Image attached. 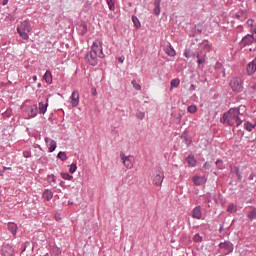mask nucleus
I'll return each instance as SVG.
<instances>
[{
    "instance_id": "obj_30",
    "label": "nucleus",
    "mask_w": 256,
    "mask_h": 256,
    "mask_svg": "<svg viewBox=\"0 0 256 256\" xmlns=\"http://www.w3.org/2000/svg\"><path fill=\"white\" fill-rule=\"evenodd\" d=\"M57 158L60 159V161H67V154L60 151L57 155Z\"/></svg>"
},
{
    "instance_id": "obj_45",
    "label": "nucleus",
    "mask_w": 256,
    "mask_h": 256,
    "mask_svg": "<svg viewBox=\"0 0 256 256\" xmlns=\"http://www.w3.org/2000/svg\"><path fill=\"white\" fill-rule=\"evenodd\" d=\"M236 177L238 181H241V179H243V176L241 175V171H239V169L236 170Z\"/></svg>"
},
{
    "instance_id": "obj_37",
    "label": "nucleus",
    "mask_w": 256,
    "mask_h": 256,
    "mask_svg": "<svg viewBox=\"0 0 256 256\" xmlns=\"http://www.w3.org/2000/svg\"><path fill=\"white\" fill-rule=\"evenodd\" d=\"M194 241L196 243H201V241H203V237L199 234H196V235H194Z\"/></svg>"
},
{
    "instance_id": "obj_27",
    "label": "nucleus",
    "mask_w": 256,
    "mask_h": 256,
    "mask_svg": "<svg viewBox=\"0 0 256 256\" xmlns=\"http://www.w3.org/2000/svg\"><path fill=\"white\" fill-rule=\"evenodd\" d=\"M132 21H133L134 27H136V29L141 28V22L139 21V18H137V16H132Z\"/></svg>"
},
{
    "instance_id": "obj_9",
    "label": "nucleus",
    "mask_w": 256,
    "mask_h": 256,
    "mask_svg": "<svg viewBox=\"0 0 256 256\" xmlns=\"http://www.w3.org/2000/svg\"><path fill=\"white\" fill-rule=\"evenodd\" d=\"M120 157L124 167H126L127 169H131L133 167V161L131 160V156H125L124 153H121Z\"/></svg>"
},
{
    "instance_id": "obj_21",
    "label": "nucleus",
    "mask_w": 256,
    "mask_h": 256,
    "mask_svg": "<svg viewBox=\"0 0 256 256\" xmlns=\"http://www.w3.org/2000/svg\"><path fill=\"white\" fill-rule=\"evenodd\" d=\"M43 199H46V201H51L53 199V191L46 189L43 192Z\"/></svg>"
},
{
    "instance_id": "obj_11",
    "label": "nucleus",
    "mask_w": 256,
    "mask_h": 256,
    "mask_svg": "<svg viewBox=\"0 0 256 256\" xmlns=\"http://www.w3.org/2000/svg\"><path fill=\"white\" fill-rule=\"evenodd\" d=\"M17 31H26L27 33H31V24L27 20H24L18 26Z\"/></svg>"
},
{
    "instance_id": "obj_36",
    "label": "nucleus",
    "mask_w": 256,
    "mask_h": 256,
    "mask_svg": "<svg viewBox=\"0 0 256 256\" xmlns=\"http://www.w3.org/2000/svg\"><path fill=\"white\" fill-rule=\"evenodd\" d=\"M77 171V163H72L69 168V173H75Z\"/></svg>"
},
{
    "instance_id": "obj_2",
    "label": "nucleus",
    "mask_w": 256,
    "mask_h": 256,
    "mask_svg": "<svg viewBox=\"0 0 256 256\" xmlns=\"http://www.w3.org/2000/svg\"><path fill=\"white\" fill-rule=\"evenodd\" d=\"M230 87L234 93H241L243 91V80L239 77H234L230 81Z\"/></svg>"
},
{
    "instance_id": "obj_60",
    "label": "nucleus",
    "mask_w": 256,
    "mask_h": 256,
    "mask_svg": "<svg viewBox=\"0 0 256 256\" xmlns=\"http://www.w3.org/2000/svg\"><path fill=\"white\" fill-rule=\"evenodd\" d=\"M33 81H37V76H33Z\"/></svg>"
},
{
    "instance_id": "obj_16",
    "label": "nucleus",
    "mask_w": 256,
    "mask_h": 256,
    "mask_svg": "<svg viewBox=\"0 0 256 256\" xmlns=\"http://www.w3.org/2000/svg\"><path fill=\"white\" fill-rule=\"evenodd\" d=\"M246 71L248 75H255L256 72V64L253 62V60L251 62L248 63L247 67H246Z\"/></svg>"
},
{
    "instance_id": "obj_13",
    "label": "nucleus",
    "mask_w": 256,
    "mask_h": 256,
    "mask_svg": "<svg viewBox=\"0 0 256 256\" xmlns=\"http://www.w3.org/2000/svg\"><path fill=\"white\" fill-rule=\"evenodd\" d=\"M26 111H27L29 117H37V114L39 113V110H38L36 104H34L32 106H27Z\"/></svg>"
},
{
    "instance_id": "obj_44",
    "label": "nucleus",
    "mask_w": 256,
    "mask_h": 256,
    "mask_svg": "<svg viewBox=\"0 0 256 256\" xmlns=\"http://www.w3.org/2000/svg\"><path fill=\"white\" fill-rule=\"evenodd\" d=\"M216 165H217L218 169H223V160H217Z\"/></svg>"
},
{
    "instance_id": "obj_28",
    "label": "nucleus",
    "mask_w": 256,
    "mask_h": 256,
    "mask_svg": "<svg viewBox=\"0 0 256 256\" xmlns=\"http://www.w3.org/2000/svg\"><path fill=\"white\" fill-rule=\"evenodd\" d=\"M62 179H65L66 181H72L73 175L69 173L62 172L61 174Z\"/></svg>"
},
{
    "instance_id": "obj_23",
    "label": "nucleus",
    "mask_w": 256,
    "mask_h": 256,
    "mask_svg": "<svg viewBox=\"0 0 256 256\" xmlns=\"http://www.w3.org/2000/svg\"><path fill=\"white\" fill-rule=\"evenodd\" d=\"M165 53L168 54L169 57H175L177 55V53L175 52V49L172 46H166Z\"/></svg>"
},
{
    "instance_id": "obj_40",
    "label": "nucleus",
    "mask_w": 256,
    "mask_h": 256,
    "mask_svg": "<svg viewBox=\"0 0 256 256\" xmlns=\"http://www.w3.org/2000/svg\"><path fill=\"white\" fill-rule=\"evenodd\" d=\"M184 57H186V59H190L191 50H189V49L184 50Z\"/></svg>"
},
{
    "instance_id": "obj_42",
    "label": "nucleus",
    "mask_w": 256,
    "mask_h": 256,
    "mask_svg": "<svg viewBox=\"0 0 256 256\" xmlns=\"http://www.w3.org/2000/svg\"><path fill=\"white\" fill-rule=\"evenodd\" d=\"M203 169H205L206 171H209V169H211V163L205 162L203 165Z\"/></svg>"
},
{
    "instance_id": "obj_17",
    "label": "nucleus",
    "mask_w": 256,
    "mask_h": 256,
    "mask_svg": "<svg viewBox=\"0 0 256 256\" xmlns=\"http://www.w3.org/2000/svg\"><path fill=\"white\" fill-rule=\"evenodd\" d=\"M232 109H234V111H237L240 117H243V115L247 113V107L245 105H240L239 107H234Z\"/></svg>"
},
{
    "instance_id": "obj_4",
    "label": "nucleus",
    "mask_w": 256,
    "mask_h": 256,
    "mask_svg": "<svg viewBox=\"0 0 256 256\" xmlns=\"http://www.w3.org/2000/svg\"><path fill=\"white\" fill-rule=\"evenodd\" d=\"M219 249L221 251H223L224 255H229V253H233V243H231V241H224V242H221L219 245H218Z\"/></svg>"
},
{
    "instance_id": "obj_46",
    "label": "nucleus",
    "mask_w": 256,
    "mask_h": 256,
    "mask_svg": "<svg viewBox=\"0 0 256 256\" xmlns=\"http://www.w3.org/2000/svg\"><path fill=\"white\" fill-rule=\"evenodd\" d=\"M234 17H235L236 19H238V21H243V14L236 13V14L234 15Z\"/></svg>"
},
{
    "instance_id": "obj_15",
    "label": "nucleus",
    "mask_w": 256,
    "mask_h": 256,
    "mask_svg": "<svg viewBox=\"0 0 256 256\" xmlns=\"http://www.w3.org/2000/svg\"><path fill=\"white\" fill-rule=\"evenodd\" d=\"M77 31H78V34L81 36L87 35V23L80 22L77 26Z\"/></svg>"
},
{
    "instance_id": "obj_50",
    "label": "nucleus",
    "mask_w": 256,
    "mask_h": 256,
    "mask_svg": "<svg viewBox=\"0 0 256 256\" xmlns=\"http://www.w3.org/2000/svg\"><path fill=\"white\" fill-rule=\"evenodd\" d=\"M91 94H92L94 97H96V95H97V89H96V88H92V89H91Z\"/></svg>"
},
{
    "instance_id": "obj_31",
    "label": "nucleus",
    "mask_w": 256,
    "mask_h": 256,
    "mask_svg": "<svg viewBox=\"0 0 256 256\" xmlns=\"http://www.w3.org/2000/svg\"><path fill=\"white\" fill-rule=\"evenodd\" d=\"M106 3L110 11H115V2L113 0H106Z\"/></svg>"
},
{
    "instance_id": "obj_47",
    "label": "nucleus",
    "mask_w": 256,
    "mask_h": 256,
    "mask_svg": "<svg viewBox=\"0 0 256 256\" xmlns=\"http://www.w3.org/2000/svg\"><path fill=\"white\" fill-rule=\"evenodd\" d=\"M23 157H25L26 159H29V157H31V152H29V151H24V152H23Z\"/></svg>"
},
{
    "instance_id": "obj_41",
    "label": "nucleus",
    "mask_w": 256,
    "mask_h": 256,
    "mask_svg": "<svg viewBox=\"0 0 256 256\" xmlns=\"http://www.w3.org/2000/svg\"><path fill=\"white\" fill-rule=\"evenodd\" d=\"M203 49H206L207 51L211 49V45L209 44V41H206L203 43Z\"/></svg>"
},
{
    "instance_id": "obj_3",
    "label": "nucleus",
    "mask_w": 256,
    "mask_h": 256,
    "mask_svg": "<svg viewBox=\"0 0 256 256\" xmlns=\"http://www.w3.org/2000/svg\"><path fill=\"white\" fill-rule=\"evenodd\" d=\"M91 52L98 55L100 59H103L105 57V54L103 53V42L96 40L93 42Z\"/></svg>"
},
{
    "instance_id": "obj_38",
    "label": "nucleus",
    "mask_w": 256,
    "mask_h": 256,
    "mask_svg": "<svg viewBox=\"0 0 256 256\" xmlns=\"http://www.w3.org/2000/svg\"><path fill=\"white\" fill-rule=\"evenodd\" d=\"M154 14L157 16L161 15V6H154Z\"/></svg>"
},
{
    "instance_id": "obj_39",
    "label": "nucleus",
    "mask_w": 256,
    "mask_h": 256,
    "mask_svg": "<svg viewBox=\"0 0 256 256\" xmlns=\"http://www.w3.org/2000/svg\"><path fill=\"white\" fill-rule=\"evenodd\" d=\"M47 181L48 183H55V175L51 174V175H48L47 177Z\"/></svg>"
},
{
    "instance_id": "obj_34",
    "label": "nucleus",
    "mask_w": 256,
    "mask_h": 256,
    "mask_svg": "<svg viewBox=\"0 0 256 256\" xmlns=\"http://www.w3.org/2000/svg\"><path fill=\"white\" fill-rule=\"evenodd\" d=\"M131 83L134 89H136V91H141V86L137 83V80H132Z\"/></svg>"
},
{
    "instance_id": "obj_8",
    "label": "nucleus",
    "mask_w": 256,
    "mask_h": 256,
    "mask_svg": "<svg viewBox=\"0 0 256 256\" xmlns=\"http://www.w3.org/2000/svg\"><path fill=\"white\" fill-rule=\"evenodd\" d=\"M44 141L48 147L49 153H53V151H55V149H57V141H55L49 137H46L44 139Z\"/></svg>"
},
{
    "instance_id": "obj_51",
    "label": "nucleus",
    "mask_w": 256,
    "mask_h": 256,
    "mask_svg": "<svg viewBox=\"0 0 256 256\" xmlns=\"http://www.w3.org/2000/svg\"><path fill=\"white\" fill-rule=\"evenodd\" d=\"M248 179L249 181H253V179H255V174H250Z\"/></svg>"
},
{
    "instance_id": "obj_33",
    "label": "nucleus",
    "mask_w": 256,
    "mask_h": 256,
    "mask_svg": "<svg viewBox=\"0 0 256 256\" xmlns=\"http://www.w3.org/2000/svg\"><path fill=\"white\" fill-rule=\"evenodd\" d=\"M136 117H137V119H140V120L145 119V112H142V111L138 110L136 112Z\"/></svg>"
},
{
    "instance_id": "obj_14",
    "label": "nucleus",
    "mask_w": 256,
    "mask_h": 256,
    "mask_svg": "<svg viewBox=\"0 0 256 256\" xmlns=\"http://www.w3.org/2000/svg\"><path fill=\"white\" fill-rule=\"evenodd\" d=\"M194 185H205L207 183V178L205 176H194L192 178Z\"/></svg>"
},
{
    "instance_id": "obj_43",
    "label": "nucleus",
    "mask_w": 256,
    "mask_h": 256,
    "mask_svg": "<svg viewBox=\"0 0 256 256\" xmlns=\"http://www.w3.org/2000/svg\"><path fill=\"white\" fill-rule=\"evenodd\" d=\"M228 213H233V211H235V205L230 204L227 208Z\"/></svg>"
},
{
    "instance_id": "obj_48",
    "label": "nucleus",
    "mask_w": 256,
    "mask_h": 256,
    "mask_svg": "<svg viewBox=\"0 0 256 256\" xmlns=\"http://www.w3.org/2000/svg\"><path fill=\"white\" fill-rule=\"evenodd\" d=\"M154 7H161V0H154Z\"/></svg>"
},
{
    "instance_id": "obj_6",
    "label": "nucleus",
    "mask_w": 256,
    "mask_h": 256,
    "mask_svg": "<svg viewBox=\"0 0 256 256\" xmlns=\"http://www.w3.org/2000/svg\"><path fill=\"white\" fill-rule=\"evenodd\" d=\"M97 57H99V55L91 51L85 55L86 61L89 63V65H92V67H95V65H97L98 63Z\"/></svg>"
},
{
    "instance_id": "obj_49",
    "label": "nucleus",
    "mask_w": 256,
    "mask_h": 256,
    "mask_svg": "<svg viewBox=\"0 0 256 256\" xmlns=\"http://www.w3.org/2000/svg\"><path fill=\"white\" fill-rule=\"evenodd\" d=\"M197 63H198L199 65H203V63H205V58H199V59L197 60Z\"/></svg>"
},
{
    "instance_id": "obj_10",
    "label": "nucleus",
    "mask_w": 256,
    "mask_h": 256,
    "mask_svg": "<svg viewBox=\"0 0 256 256\" xmlns=\"http://www.w3.org/2000/svg\"><path fill=\"white\" fill-rule=\"evenodd\" d=\"M15 253V250H13V246L10 244H4L2 247V255L3 256H13Z\"/></svg>"
},
{
    "instance_id": "obj_52",
    "label": "nucleus",
    "mask_w": 256,
    "mask_h": 256,
    "mask_svg": "<svg viewBox=\"0 0 256 256\" xmlns=\"http://www.w3.org/2000/svg\"><path fill=\"white\" fill-rule=\"evenodd\" d=\"M196 59H203V58L201 57V54H199V52H197V54H196Z\"/></svg>"
},
{
    "instance_id": "obj_18",
    "label": "nucleus",
    "mask_w": 256,
    "mask_h": 256,
    "mask_svg": "<svg viewBox=\"0 0 256 256\" xmlns=\"http://www.w3.org/2000/svg\"><path fill=\"white\" fill-rule=\"evenodd\" d=\"M44 81L48 83V85H51L53 83V75L51 74V71L47 70L43 76Z\"/></svg>"
},
{
    "instance_id": "obj_56",
    "label": "nucleus",
    "mask_w": 256,
    "mask_h": 256,
    "mask_svg": "<svg viewBox=\"0 0 256 256\" xmlns=\"http://www.w3.org/2000/svg\"><path fill=\"white\" fill-rule=\"evenodd\" d=\"M11 169V167H3V171H9Z\"/></svg>"
},
{
    "instance_id": "obj_26",
    "label": "nucleus",
    "mask_w": 256,
    "mask_h": 256,
    "mask_svg": "<svg viewBox=\"0 0 256 256\" xmlns=\"http://www.w3.org/2000/svg\"><path fill=\"white\" fill-rule=\"evenodd\" d=\"M247 218L249 221H253L256 219V209L252 208V210L248 213Z\"/></svg>"
},
{
    "instance_id": "obj_12",
    "label": "nucleus",
    "mask_w": 256,
    "mask_h": 256,
    "mask_svg": "<svg viewBox=\"0 0 256 256\" xmlns=\"http://www.w3.org/2000/svg\"><path fill=\"white\" fill-rule=\"evenodd\" d=\"M70 103L72 107H77L79 105V92L78 91H73L71 96H70Z\"/></svg>"
},
{
    "instance_id": "obj_20",
    "label": "nucleus",
    "mask_w": 256,
    "mask_h": 256,
    "mask_svg": "<svg viewBox=\"0 0 256 256\" xmlns=\"http://www.w3.org/2000/svg\"><path fill=\"white\" fill-rule=\"evenodd\" d=\"M48 105H49L48 103L39 102L38 108H39V113L41 115H45V113L47 112Z\"/></svg>"
},
{
    "instance_id": "obj_1",
    "label": "nucleus",
    "mask_w": 256,
    "mask_h": 256,
    "mask_svg": "<svg viewBox=\"0 0 256 256\" xmlns=\"http://www.w3.org/2000/svg\"><path fill=\"white\" fill-rule=\"evenodd\" d=\"M220 122H222L223 125H228L229 127H239L243 124V120L241 119L239 112L233 108H230L223 114Z\"/></svg>"
},
{
    "instance_id": "obj_54",
    "label": "nucleus",
    "mask_w": 256,
    "mask_h": 256,
    "mask_svg": "<svg viewBox=\"0 0 256 256\" xmlns=\"http://www.w3.org/2000/svg\"><path fill=\"white\" fill-rule=\"evenodd\" d=\"M9 3V0H3L2 5H7Z\"/></svg>"
},
{
    "instance_id": "obj_55",
    "label": "nucleus",
    "mask_w": 256,
    "mask_h": 256,
    "mask_svg": "<svg viewBox=\"0 0 256 256\" xmlns=\"http://www.w3.org/2000/svg\"><path fill=\"white\" fill-rule=\"evenodd\" d=\"M118 61H119L120 63H123V61H125V58L120 57V58H118Z\"/></svg>"
},
{
    "instance_id": "obj_19",
    "label": "nucleus",
    "mask_w": 256,
    "mask_h": 256,
    "mask_svg": "<svg viewBox=\"0 0 256 256\" xmlns=\"http://www.w3.org/2000/svg\"><path fill=\"white\" fill-rule=\"evenodd\" d=\"M193 219H201V206H196L192 211Z\"/></svg>"
},
{
    "instance_id": "obj_59",
    "label": "nucleus",
    "mask_w": 256,
    "mask_h": 256,
    "mask_svg": "<svg viewBox=\"0 0 256 256\" xmlns=\"http://www.w3.org/2000/svg\"><path fill=\"white\" fill-rule=\"evenodd\" d=\"M196 56H197V54H195V53L191 54V57H196Z\"/></svg>"
},
{
    "instance_id": "obj_5",
    "label": "nucleus",
    "mask_w": 256,
    "mask_h": 256,
    "mask_svg": "<svg viewBox=\"0 0 256 256\" xmlns=\"http://www.w3.org/2000/svg\"><path fill=\"white\" fill-rule=\"evenodd\" d=\"M163 179H165L163 169L158 168L156 171V175L154 176L153 183L156 185V187H161V185L163 184Z\"/></svg>"
},
{
    "instance_id": "obj_25",
    "label": "nucleus",
    "mask_w": 256,
    "mask_h": 256,
    "mask_svg": "<svg viewBox=\"0 0 256 256\" xmlns=\"http://www.w3.org/2000/svg\"><path fill=\"white\" fill-rule=\"evenodd\" d=\"M179 85H181V80L179 78L172 79L170 82L171 89L177 88V87H179Z\"/></svg>"
},
{
    "instance_id": "obj_24",
    "label": "nucleus",
    "mask_w": 256,
    "mask_h": 256,
    "mask_svg": "<svg viewBox=\"0 0 256 256\" xmlns=\"http://www.w3.org/2000/svg\"><path fill=\"white\" fill-rule=\"evenodd\" d=\"M8 230L10 231V233L12 235H16L17 234V224L10 222L8 223Z\"/></svg>"
},
{
    "instance_id": "obj_22",
    "label": "nucleus",
    "mask_w": 256,
    "mask_h": 256,
    "mask_svg": "<svg viewBox=\"0 0 256 256\" xmlns=\"http://www.w3.org/2000/svg\"><path fill=\"white\" fill-rule=\"evenodd\" d=\"M186 161H187L188 165H190V167H195L197 165V160L195 159L194 155H189L186 158Z\"/></svg>"
},
{
    "instance_id": "obj_32",
    "label": "nucleus",
    "mask_w": 256,
    "mask_h": 256,
    "mask_svg": "<svg viewBox=\"0 0 256 256\" xmlns=\"http://www.w3.org/2000/svg\"><path fill=\"white\" fill-rule=\"evenodd\" d=\"M187 111H188V113H197V106L190 105V106H188Z\"/></svg>"
},
{
    "instance_id": "obj_53",
    "label": "nucleus",
    "mask_w": 256,
    "mask_h": 256,
    "mask_svg": "<svg viewBox=\"0 0 256 256\" xmlns=\"http://www.w3.org/2000/svg\"><path fill=\"white\" fill-rule=\"evenodd\" d=\"M190 91H195V85L194 84H191Z\"/></svg>"
},
{
    "instance_id": "obj_7",
    "label": "nucleus",
    "mask_w": 256,
    "mask_h": 256,
    "mask_svg": "<svg viewBox=\"0 0 256 256\" xmlns=\"http://www.w3.org/2000/svg\"><path fill=\"white\" fill-rule=\"evenodd\" d=\"M255 42V36L248 34L242 38L240 41V47H247L248 45H253Z\"/></svg>"
},
{
    "instance_id": "obj_35",
    "label": "nucleus",
    "mask_w": 256,
    "mask_h": 256,
    "mask_svg": "<svg viewBox=\"0 0 256 256\" xmlns=\"http://www.w3.org/2000/svg\"><path fill=\"white\" fill-rule=\"evenodd\" d=\"M246 127V131H253V129H255V125L251 124V122H247L245 124Z\"/></svg>"
},
{
    "instance_id": "obj_58",
    "label": "nucleus",
    "mask_w": 256,
    "mask_h": 256,
    "mask_svg": "<svg viewBox=\"0 0 256 256\" xmlns=\"http://www.w3.org/2000/svg\"><path fill=\"white\" fill-rule=\"evenodd\" d=\"M219 233H223V226H220Z\"/></svg>"
},
{
    "instance_id": "obj_29",
    "label": "nucleus",
    "mask_w": 256,
    "mask_h": 256,
    "mask_svg": "<svg viewBox=\"0 0 256 256\" xmlns=\"http://www.w3.org/2000/svg\"><path fill=\"white\" fill-rule=\"evenodd\" d=\"M18 34L20 35V37H22V39L27 40L29 39V32L23 31V30H17Z\"/></svg>"
},
{
    "instance_id": "obj_57",
    "label": "nucleus",
    "mask_w": 256,
    "mask_h": 256,
    "mask_svg": "<svg viewBox=\"0 0 256 256\" xmlns=\"http://www.w3.org/2000/svg\"><path fill=\"white\" fill-rule=\"evenodd\" d=\"M3 173H5V170H0V177H3Z\"/></svg>"
}]
</instances>
